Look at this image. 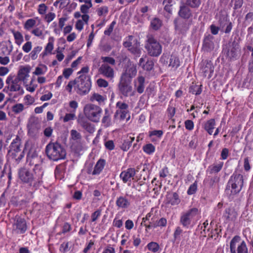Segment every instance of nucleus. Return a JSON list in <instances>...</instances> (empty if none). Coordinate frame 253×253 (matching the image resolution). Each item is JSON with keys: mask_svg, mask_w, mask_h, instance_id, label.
<instances>
[{"mask_svg": "<svg viewBox=\"0 0 253 253\" xmlns=\"http://www.w3.org/2000/svg\"><path fill=\"white\" fill-rule=\"evenodd\" d=\"M20 147L21 139L18 136H17L12 140L10 146V150L8 151L9 155L16 161L20 160L24 157L23 152L21 151Z\"/></svg>", "mask_w": 253, "mask_h": 253, "instance_id": "10", "label": "nucleus"}, {"mask_svg": "<svg viewBox=\"0 0 253 253\" xmlns=\"http://www.w3.org/2000/svg\"><path fill=\"white\" fill-rule=\"evenodd\" d=\"M24 100L25 104L27 105H32L35 102L34 98L29 94H27L24 96Z\"/></svg>", "mask_w": 253, "mask_h": 253, "instance_id": "54", "label": "nucleus"}, {"mask_svg": "<svg viewBox=\"0 0 253 253\" xmlns=\"http://www.w3.org/2000/svg\"><path fill=\"white\" fill-rule=\"evenodd\" d=\"M23 84L26 90L31 93L34 92L38 87V84L35 83L34 77H33L29 84L27 82L26 84Z\"/></svg>", "mask_w": 253, "mask_h": 253, "instance_id": "35", "label": "nucleus"}, {"mask_svg": "<svg viewBox=\"0 0 253 253\" xmlns=\"http://www.w3.org/2000/svg\"><path fill=\"white\" fill-rule=\"evenodd\" d=\"M199 216L198 209L193 208L181 213L180 222L183 227L188 228L192 222L198 220Z\"/></svg>", "mask_w": 253, "mask_h": 253, "instance_id": "4", "label": "nucleus"}, {"mask_svg": "<svg viewBox=\"0 0 253 253\" xmlns=\"http://www.w3.org/2000/svg\"><path fill=\"white\" fill-rule=\"evenodd\" d=\"M109 12V8L107 6L103 5L96 9L97 14L99 17H105Z\"/></svg>", "mask_w": 253, "mask_h": 253, "instance_id": "41", "label": "nucleus"}, {"mask_svg": "<svg viewBox=\"0 0 253 253\" xmlns=\"http://www.w3.org/2000/svg\"><path fill=\"white\" fill-rule=\"evenodd\" d=\"M89 16L83 15L82 19H78L75 24V28L79 32L82 31L85 24H88Z\"/></svg>", "mask_w": 253, "mask_h": 253, "instance_id": "27", "label": "nucleus"}, {"mask_svg": "<svg viewBox=\"0 0 253 253\" xmlns=\"http://www.w3.org/2000/svg\"><path fill=\"white\" fill-rule=\"evenodd\" d=\"M31 70V67L29 65L21 66L20 67L17 73V75L15 76V77L19 79L21 82H23V84H26L30 77Z\"/></svg>", "mask_w": 253, "mask_h": 253, "instance_id": "13", "label": "nucleus"}, {"mask_svg": "<svg viewBox=\"0 0 253 253\" xmlns=\"http://www.w3.org/2000/svg\"><path fill=\"white\" fill-rule=\"evenodd\" d=\"M106 162L103 159H99L95 164L94 169L91 172L92 175H98L104 169Z\"/></svg>", "mask_w": 253, "mask_h": 253, "instance_id": "28", "label": "nucleus"}, {"mask_svg": "<svg viewBox=\"0 0 253 253\" xmlns=\"http://www.w3.org/2000/svg\"><path fill=\"white\" fill-rule=\"evenodd\" d=\"M27 226L24 219L18 218L12 225V232L15 234H23L26 232Z\"/></svg>", "mask_w": 253, "mask_h": 253, "instance_id": "14", "label": "nucleus"}, {"mask_svg": "<svg viewBox=\"0 0 253 253\" xmlns=\"http://www.w3.org/2000/svg\"><path fill=\"white\" fill-rule=\"evenodd\" d=\"M55 39L53 37H49L48 39V42L47 43L46 46L44 47V51L41 54V55L43 57L46 55L48 54H51L52 51L54 48V44Z\"/></svg>", "mask_w": 253, "mask_h": 253, "instance_id": "25", "label": "nucleus"}, {"mask_svg": "<svg viewBox=\"0 0 253 253\" xmlns=\"http://www.w3.org/2000/svg\"><path fill=\"white\" fill-rule=\"evenodd\" d=\"M231 253H248L246 242L239 236H234L230 243Z\"/></svg>", "mask_w": 253, "mask_h": 253, "instance_id": "8", "label": "nucleus"}, {"mask_svg": "<svg viewBox=\"0 0 253 253\" xmlns=\"http://www.w3.org/2000/svg\"><path fill=\"white\" fill-rule=\"evenodd\" d=\"M70 133L71 140L75 141L77 142H78L81 140L82 138V135L80 133L78 132L76 130H71Z\"/></svg>", "mask_w": 253, "mask_h": 253, "instance_id": "43", "label": "nucleus"}, {"mask_svg": "<svg viewBox=\"0 0 253 253\" xmlns=\"http://www.w3.org/2000/svg\"><path fill=\"white\" fill-rule=\"evenodd\" d=\"M106 100V96L100 95L97 93H94L90 98V100L91 101H96L99 104L104 103Z\"/></svg>", "mask_w": 253, "mask_h": 253, "instance_id": "36", "label": "nucleus"}, {"mask_svg": "<svg viewBox=\"0 0 253 253\" xmlns=\"http://www.w3.org/2000/svg\"><path fill=\"white\" fill-rule=\"evenodd\" d=\"M73 70L72 68H68L64 69L63 71L62 75L66 79H68L70 76L72 74Z\"/></svg>", "mask_w": 253, "mask_h": 253, "instance_id": "59", "label": "nucleus"}, {"mask_svg": "<svg viewBox=\"0 0 253 253\" xmlns=\"http://www.w3.org/2000/svg\"><path fill=\"white\" fill-rule=\"evenodd\" d=\"M161 25V21L158 18H154L151 22V26L152 28L155 30H158Z\"/></svg>", "mask_w": 253, "mask_h": 253, "instance_id": "48", "label": "nucleus"}, {"mask_svg": "<svg viewBox=\"0 0 253 253\" xmlns=\"http://www.w3.org/2000/svg\"><path fill=\"white\" fill-rule=\"evenodd\" d=\"M153 225H154V228H156L158 227L161 228L166 227L167 224V220L165 217H161L159 218L157 216L156 220L153 222Z\"/></svg>", "mask_w": 253, "mask_h": 253, "instance_id": "39", "label": "nucleus"}, {"mask_svg": "<svg viewBox=\"0 0 253 253\" xmlns=\"http://www.w3.org/2000/svg\"><path fill=\"white\" fill-rule=\"evenodd\" d=\"M137 72L136 65L128 61L127 65L124 69L120 79L131 82L132 79L136 75Z\"/></svg>", "mask_w": 253, "mask_h": 253, "instance_id": "11", "label": "nucleus"}, {"mask_svg": "<svg viewBox=\"0 0 253 253\" xmlns=\"http://www.w3.org/2000/svg\"><path fill=\"white\" fill-rule=\"evenodd\" d=\"M32 47V43L30 41H27L26 42H25L23 45L22 46V50L25 53H28L29 52Z\"/></svg>", "mask_w": 253, "mask_h": 253, "instance_id": "52", "label": "nucleus"}, {"mask_svg": "<svg viewBox=\"0 0 253 253\" xmlns=\"http://www.w3.org/2000/svg\"><path fill=\"white\" fill-rule=\"evenodd\" d=\"M76 117L74 111H71L70 113H67L65 116L63 118L64 122H67L75 119Z\"/></svg>", "mask_w": 253, "mask_h": 253, "instance_id": "50", "label": "nucleus"}, {"mask_svg": "<svg viewBox=\"0 0 253 253\" xmlns=\"http://www.w3.org/2000/svg\"><path fill=\"white\" fill-rule=\"evenodd\" d=\"M223 165V163L220 162L218 163L213 164L210 166L207 169L206 171L209 174H213L218 172L221 169Z\"/></svg>", "mask_w": 253, "mask_h": 253, "instance_id": "29", "label": "nucleus"}, {"mask_svg": "<svg viewBox=\"0 0 253 253\" xmlns=\"http://www.w3.org/2000/svg\"><path fill=\"white\" fill-rule=\"evenodd\" d=\"M200 70L204 77L210 79L213 73L214 67L211 61L205 60L201 63Z\"/></svg>", "mask_w": 253, "mask_h": 253, "instance_id": "15", "label": "nucleus"}, {"mask_svg": "<svg viewBox=\"0 0 253 253\" xmlns=\"http://www.w3.org/2000/svg\"><path fill=\"white\" fill-rule=\"evenodd\" d=\"M143 150L146 154L151 155L155 152V147L153 144L149 143L143 146Z\"/></svg>", "mask_w": 253, "mask_h": 253, "instance_id": "44", "label": "nucleus"}, {"mask_svg": "<svg viewBox=\"0 0 253 253\" xmlns=\"http://www.w3.org/2000/svg\"><path fill=\"white\" fill-rule=\"evenodd\" d=\"M47 71V67L44 64H40L35 68V71L33 72V76H42L44 75Z\"/></svg>", "mask_w": 253, "mask_h": 253, "instance_id": "32", "label": "nucleus"}, {"mask_svg": "<svg viewBox=\"0 0 253 253\" xmlns=\"http://www.w3.org/2000/svg\"><path fill=\"white\" fill-rule=\"evenodd\" d=\"M30 32L32 35L39 39H43L45 37V34L44 33L43 27L34 28Z\"/></svg>", "mask_w": 253, "mask_h": 253, "instance_id": "31", "label": "nucleus"}, {"mask_svg": "<svg viewBox=\"0 0 253 253\" xmlns=\"http://www.w3.org/2000/svg\"><path fill=\"white\" fill-rule=\"evenodd\" d=\"M147 248L150 252L153 253H158L161 251V248L158 243L155 242H151L147 245Z\"/></svg>", "mask_w": 253, "mask_h": 253, "instance_id": "38", "label": "nucleus"}, {"mask_svg": "<svg viewBox=\"0 0 253 253\" xmlns=\"http://www.w3.org/2000/svg\"><path fill=\"white\" fill-rule=\"evenodd\" d=\"M47 6H46V4L43 3L40 4L37 8L38 13L41 15H45L47 12Z\"/></svg>", "mask_w": 253, "mask_h": 253, "instance_id": "45", "label": "nucleus"}, {"mask_svg": "<svg viewBox=\"0 0 253 253\" xmlns=\"http://www.w3.org/2000/svg\"><path fill=\"white\" fill-rule=\"evenodd\" d=\"M102 253H115V250L111 245H108L104 248Z\"/></svg>", "mask_w": 253, "mask_h": 253, "instance_id": "64", "label": "nucleus"}, {"mask_svg": "<svg viewBox=\"0 0 253 253\" xmlns=\"http://www.w3.org/2000/svg\"><path fill=\"white\" fill-rule=\"evenodd\" d=\"M77 85L76 80L74 81H70L67 85L66 86V90L70 93H72V88L75 85Z\"/></svg>", "mask_w": 253, "mask_h": 253, "instance_id": "60", "label": "nucleus"}, {"mask_svg": "<svg viewBox=\"0 0 253 253\" xmlns=\"http://www.w3.org/2000/svg\"><path fill=\"white\" fill-rule=\"evenodd\" d=\"M179 15L183 18H189L191 15V13L189 8L184 5L180 7Z\"/></svg>", "mask_w": 253, "mask_h": 253, "instance_id": "37", "label": "nucleus"}, {"mask_svg": "<svg viewBox=\"0 0 253 253\" xmlns=\"http://www.w3.org/2000/svg\"><path fill=\"white\" fill-rule=\"evenodd\" d=\"M180 66L179 59L175 54H172L169 59V66L173 68L177 69Z\"/></svg>", "mask_w": 253, "mask_h": 253, "instance_id": "33", "label": "nucleus"}, {"mask_svg": "<svg viewBox=\"0 0 253 253\" xmlns=\"http://www.w3.org/2000/svg\"><path fill=\"white\" fill-rule=\"evenodd\" d=\"M97 85L100 87H107L109 85L108 82L105 79L100 78L98 79L96 81Z\"/></svg>", "mask_w": 253, "mask_h": 253, "instance_id": "55", "label": "nucleus"}, {"mask_svg": "<svg viewBox=\"0 0 253 253\" xmlns=\"http://www.w3.org/2000/svg\"><path fill=\"white\" fill-rule=\"evenodd\" d=\"M145 78L142 76H139L134 81V85L137 91L139 93L143 92L145 88Z\"/></svg>", "mask_w": 253, "mask_h": 253, "instance_id": "21", "label": "nucleus"}, {"mask_svg": "<svg viewBox=\"0 0 253 253\" xmlns=\"http://www.w3.org/2000/svg\"><path fill=\"white\" fill-rule=\"evenodd\" d=\"M8 91L16 92L18 94H24V90L22 86V83L14 75H9L5 81Z\"/></svg>", "mask_w": 253, "mask_h": 253, "instance_id": "7", "label": "nucleus"}, {"mask_svg": "<svg viewBox=\"0 0 253 253\" xmlns=\"http://www.w3.org/2000/svg\"><path fill=\"white\" fill-rule=\"evenodd\" d=\"M116 205L120 209H126L130 206V201L126 197L121 196L117 198Z\"/></svg>", "mask_w": 253, "mask_h": 253, "instance_id": "20", "label": "nucleus"}, {"mask_svg": "<svg viewBox=\"0 0 253 253\" xmlns=\"http://www.w3.org/2000/svg\"><path fill=\"white\" fill-rule=\"evenodd\" d=\"M24 109V106L23 104L17 103L12 107V110L15 114H18L22 112Z\"/></svg>", "mask_w": 253, "mask_h": 253, "instance_id": "47", "label": "nucleus"}, {"mask_svg": "<svg viewBox=\"0 0 253 253\" xmlns=\"http://www.w3.org/2000/svg\"><path fill=\"white\" fill-rule=\"evenodd\" d=\"M18 173L19 179L22 183L30 186L33 184L34 186H37L42 182L44 171L41 165L35 164L33 171L23 167L19 169Z\"/></svg>", "mask_w": 253, "mask_h": 253, "instance_id": "1", "label": "nucleus"}, {"mask_svg": "<svg viewBox=\"0 0 253 253\" xmlns=\"http://www.w3.org/2000/svg\"><path fill=\"white\" fill-rule=\"evenodd\" d=\"M117 110L116 114L120 115L121 119L126 118L127 114L128 113V105L124 102L118 101L116 103Z\"/></svg>", "mask_w": 253, "mask_h": 253, "instance_id": "17", "label": "nucleus"}, {"mask_svg": "<svg viewBox=\"0 0 253 253\" xmlns=\"http://www.w3.org/2000/svg\"><path fill=\"white\" fill-rule=\"evenodd\" d=\"M55 17L56 14L55 13L50 12L45 14L44 19L46 22L49 23L55 19Z\"/></svg>", "mask_w": 253, "mask_h": 253, "instance_id": "49", "label": "nucleus"}, {"mask_svg": "<svg viewBox=\"0 0 253 253\" xmlns=\"http://www.w3.org/2000/svg\"><path fill=\"white\" fill-rule=\"evenodd\" d=\"M163 134V131L161 130H155L149 132V136H156L161 138Z\"/></svg>", "mask_w": 253, "mask_h": 253, "instance_id": "61", "label": "nucleus"}, {"mask_svg": "<svg viewBox=\"0 0 253 253\" xmlns=\"http://www.w3.org/2000/svg\"><path fill=\"white\" fill-rule=\"evenodd\" d=\"M101 211L100 210H97L93 212L91 214V221L92 222L95 221L97 218L101 215Z\"/></svg>", "mask_w": 253, "mask_h": 253, "instance_id": "63", "label": "nucleus"}, {"mask_svg": "<svg viewBox=\"0 0 253 253\" xmlns=\"http://www.w3.org/2000/svg\"><path fill=\"white\" fill-rule=\"evenodd\" d=\"M135 174L136 172L134 169L129 168L126 170L123 171L121 173L120 177L124 183H126L127 182L131 181L133 179Z\"/></svg>", "mask_w": 253, "mask_h": 253, "instance_id": "19", "label": "nucleus"}, {"mask_svg": "<svg viewBox=\"0 0 253 253\" xmlns=\"http://www.w3.org/2000/svg\"><path fill=\"white\" fill-rule=\"evenodd\" d=\"M131 82L120 79L118 85V89L120 94L124 97L131 96L134 95L135 91L131 85Z\"/></svg>", "mask_w": 253, "mask_h": 253, "instance_id": "12", "label": "nucleus"}, {"mask_svg": "<svg viewBox=\"0 0 253 253\" xmlns=\"http://www.w3.org/2000/svg\"><path fill=\"white\" fill-rule=\"evenodd\" d=\"M158 216L157 212L154 208H152L150 211L142 219V223L147 221L150 223H153Z\"/></svg>", "mask_w": 253, "mask_h": 253, "instance_id": "23", "label": "nucleus"}, {"mask_svg": "<svg viewBox=\"0 0 253 253\" xmlns=\"http://www.w3.org/2000/svg\"><path fill=\"white\" fill-rule=\"evenodd\" d=\"M45 152L48 158L54 161L64 159L66 155L65 149L57 142L48 143L46 146Z\"/></svg>", "mask_w": 253, "mask_h": 253, "instance_id": "3", "label": "nucleus"}, {"mask_svg": "<svg viewBox=\"0 0 253 253\" xmlns=\"http://www.w3.org/2000/svg\"><path fill=\"white\" fill-rule=\"evenodd\" d=\"M186 3L192 7H198L201 1L200 0H184Z\"/></svg>", "mask_w": 253, "mask_h": 253, "instance_id": "51", "label": "nucleus"}, {"mask_svg": "<svg viewBox=\"0 0 253 253\" xmlns=\"http://www.w3.org/2000/svg\"><path fill=\"white\" fill-rule=\"evenodd\" d=\"M244 179L243 175L234 173L230 178L226 188V193L230 197L238 194L243 186Z\"/></svg>", "mask_w": 253, "mask_h": 253, "instance_id": "2", "label": "nucleus"}, {"mask_svg": "<svg viewBox=\"0 0 253 253\" xmlns=\"http://www.w3.org/2000/svg\"><path fill=\"white\" fill-rule=\"evenodd\" d=\"M77 92L80 95L87 93L91 86V79L89 76L80 75L76 79Z\"/></svg>", "mask_w": 253, "mask_h": 253, "instance_id": "6", "label": "nucleus"}, {"mask_svg": "<svg viewBox=\"0 0 253 253\" xmlns=\"http://www.w3.org/2000/svg\"><path fill=\"white\" fill-rule=\"evenodd\" d=\"M215 124V120L213 119H211L205 123L204 127L210 135L212 134Z\"/></svg>", "mask_w": 253, "mask_h": 253, "instance_id": "30", "label": "nucleus"}, {"mask_svg": "<svg viewBox=\"0 0 253 253\" xmlns=\"http://www.w3.org/2000/svg\"><path fill=\"white\" fill-rule=\"evenodd\" d=\"M197 189V182L195 181L193 184L190 185L189 188L187 190V194L188 195H192L194 194Z\"/></svg>", "mask_w": 253, "mask_h": 253, "instance_id": "58", "label": "nucleus"}, {"mask_svg": "<svg viewBox=\"0 0 253 253\" xmlns=\"http://www.w3.org/2000/svg\"><path fill=\"white\" fill-rule=\"evenodd\" d=\"M101 59L104 64L106 63L107 64H110L111 65H115L116 64V61L113 57L109 56H102Z\"/></svg>", "mask_w": 253, "mask_h": 253, "instance_id": "46", "label": "nucleus"}, {"mask_svg": "<svg viewBox=\"0 0 253 253\" xmlns=\"http://www.w3.org/2000/svg\"><path fill=\"white\" fill-rule=\"evenodd\" d=\"M10 31L13 36L15 43L18 46L21 45L24 41L22 34L20 31L13 29H10Z\"/></svg>", "mask_w": 253, "mask_h": 253, "instance_id": "26", "label": "nucleus"}, {"mask_svg": "<svg viewBox=\"0 0 253 253\" xmlns=\"http://www.w3.org/2000/svg\"><path fill=\"white\" fill-rule=\"evenodd\" d=\"M98 71L103 77L110 80H113L115 76L114 69L107 64H102L99 68Z\"/></svg>", "mask_w": 253, "mask_h": 253, "instance_id": "16", "label": "nucleus"}, {"mask_svg": "<svg viewBox=\"0 0 253 253\" xmlns=\"http://www.w3.org/2000/svg\"><path fill=\"white\" fill-rule=\"evenodd\" d=\"M133 39V37L132 36H129L128 37L126 38L125 40V41L123 42V45L125 47L131 48L132 46V42Z\"/></svg>", "mask_w": 253, "mask_h": 253, "instance_id": "53", "label": "nucleus"}, {"mask_svg": "<svg viewBox=\"0 0 253 253\" xmlns=\"http://www.w3.org/2000/svg\"><path fill=\"white\" fill-rule=\"evenodd\" d=\"M42 46L38 45L34 47L29 55L30 58L33 60L37 59L38 57V54L42 51Z\"/></svg>", "mask_w": 253, "mask_h": 253, "instance_id": "40", "label": "nucleus"}, {"mask_svg": "<svg viewBox=\"0 0 253 253\" xmlns=\"http://www.w3.org/2000/svg\"><path fill=\"white\" fill-rule=\"evenodd\" d=\"M167 203L171 206H177L180 203V199L178 194L173 192L169 194L167 196Z\"/></svg>", "mask_w": 253, "mask_h": 253, "instance_id": "24", "label": "nucleus"}, {"mask_svg": "<svg viewBox=\"0 0 253 253\" xmlns=\"http://www.w3.org/2000/svg\"><path fill=\"white\" fill-rule=\"evenodd\" d=\"M115 24L116 22L113 21L109 25V27L104 31V34L105 35L109 36L112 32Z\"/></svg>", "mask_w": 253, "mask_h": 253, "instance_id": "62", "label": "nucleus"}, {"mask_svg": "<svg viewBox=\"0 0 253 253\" xmlns=\"http://www.w3.org/2000/svg\"><path fill=\"white\" fill-rule=\"evenodd\" d=\"M102 112V110L99 106L91 103L86 104L84 108L85 116L93 122L99 121Z\"/></svg>", "mask_w": 253, "mask_h": 253, "instance_id": "5", "label": "nucleus"}, {"mask_svg": "<svg viewBox=\"0 0 253 253\" xmlns=\"http://www.w3.org/2000/svg\"><path fill=\"white\" fill-rule=\"evenodd\" d=\"M38 17L35 18H30L27 19L23 24L24 29L27 31H30L34 28L36 24V19H38Z\"/></svg>", "mask_w": 253, "mask_h": 253, "instance_id": "34", "label": "nucleus"}, {"mask_svg": "<svg viewBox=\"0 0 253 253\" xmlns=\"http://www.w3.org/2000/svg\"><path fill=\"white\" fill-rule=\"evenodd\" d=\"M238 216V213L235 209L232 207L226 208L223 213V218L226 222L235 221Z\"/></svg>", "mask_w": 253, "mask_h": 253, "instance_id": "18", "label": "nucleus"}, {"mask_svg": "<svg viewBox=\"0 0 253 253\" xmlns=\"http://www.w3.org/2000/svg\"><path fill=\"white\" fill-rule=\"evenodd\" d=\"M146 56L141 57L139 59L138 65L141 66L144 70L150 71L153 68L154 63L152 60H146Z\"/></svg>", "mask_w": 253, "mask_h": 253, "instance_id": "22", "label": "nucleus"}, {"mask_svg": "<svg viewBox=\"0 0 253 253\" xmlns=\"http://www.w3.org/2000/svg\"><path fill=\"white\" fill-rule=\"evenodd\" d=\"M92 6V3L84 4H82L80 7L81 12L83 14V15L89 16L88 13L89 9Z\"/></svg>", "mask_w": 253, "mask_h": 253, "instance_id": "42", "label": "nucleus"}, {"mask_svg": "<svg viewBox=\"0 0 253 253\" xmlns=\"http://www.w3.org/2000/svg\"><path fill=\"white\" fill-rule=\"evenodd\" d=\"M52 93L51 92L46 91L45 94L41 96L40 100L42 101H48L52 97Z\"/></svg>", "mask_w": 253, "mask_h": 253, "instance_id": "56", "label": "nucleus"}, {"mask_svg": "<svg viewBox=\"0 0 253 253\" xmlns=\"http://www.w3.org/2000/svg\"><path fill=\"white\" fill-rule=\"evenodd\" d=\"M145 48L149 55L151 56H158L162 51L160 43L151 36L148 37Z\"/></svg>", "mask_w": 253, "mask_h": 253, "instance_id": "9", "label": "nucleus"}, {"mask_svg": "<svg viewBox=\"0 0 253 253\" xmlns=\"http://www.w3.org/2000/svg\"><path fill=\"white\" fill-rule=\"evenodd\" d=\"M110 122V114L109 113V112L107 109L105 110V115L103 117L102 122V123L106 124L107 126H108Z\"/></svg>", "mask_w": 253, "mask_h": 253, "instance_id": "57", "label": "nucleus"}]
</instances>
